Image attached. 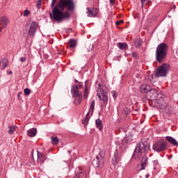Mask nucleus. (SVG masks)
I'll list each match as a JSON object with an SVG mask.
<instances>
[{
	"instance_id": "obj_4",
	"label": "nucleus",
	"mask_w": 178,
	"mask_h": 178,
	"mask_svg": "<svg viewBox=\"0 0 178 178\" xmlns=\"http://www.w3.org/2000/svg\"><path fill=\"white\" fill-rule=\"evenodd\" d=\"M168 48L169 47L165 42L159 44L156 49V60L159 63H162L166 56H168Z\"/></svg>"
},
{
	"instance_id": "obj_19",
	"label": "nucleus",
	"mask_w": 178,
	"mask_h": 178,
	"mask_svg": "<svg viewBox=\"0 0 178 178\" xmlns=\"http://www.w3.org/2000/svg\"><path fill=\"white\" fill-rule=\"evenodd\" d=\"M165 140L170 143V144H172V145H174L175 147H178V143L177 140H176V139H175L172 136H166L165 137Z\"/></svg>"
},
{
	"instance_id": "obj_5",
	"label": "nucleus",
	"mask_w": 178,
	"mask_h": 178,
	"mask_svg": "<svg viewBox=\"0 0 178 178\" xmlns=\"http://www.w3.org/2000/svg\"><path fill=\"white\" fill-rule=\"evenodd\" d=\"M170 69V65L167 63H163L162 65L156 68L155 72L156 77H166L169 70Z\"/></svg>"
},
{
	"instance_id": "obj_22",
	"label": "nucleus",
	"mask_w": 178,
	"mask_h": 178,
	"mask_svg": "<svg viewBox=\"0 0 178 178\" xmlns=\"http://www.w3.org/2000/svg\"><path fill=\"white\" fill-rule=\"evenodd\" d=\"M95 124L98 130H99L100 131L104 130V126L102 125V121L101 120V119L96 120Z\"/></svg>"
},
{
	"instance_id": "obj_1",
	"label": "nucleus",
	"mask_w": 178,
	"mask_h": 178,
	"mask_svg": "<svg viewBox=\"0 0 178 178\" xmlns=\"http://www.w3.org/2000/svg\"><path fill=\"white\" fill-rule=\"evenodd\" d=\"M56 3V0H52L51 8V13H49L51 19L56 22H63L65 19H70L69 12H74L76 3L74 0H59Z\"/></svg>"
},
{
	"instance_id": "obj_43",
	"label": "nucleus",
	"mask_w": 178,
	"mask_h": 178,
	"mask_svg": "<svg viewBox=\"0 0 178 178\" xmlns=\"http://www.w3.org/2000/svg\"><path fill=\"white\" fill-rule=\"evenodd\" d=\"M154 169L155 170V169H156V168L154 167Z\"/></svg>"
},
{
	"instance_id": "obj_7",
	"label": "nucleus",
	"mask_w": 178,
	"mask_h": 178,
	"mask_svg": "<svg viewBox=\"0 0 178 178\" xmlns=\"http://www.w3.org/2000/svg\"><path fill=\"white\" fill-rule=\"evenodd\" d=\"M153 149L156 152H162L168 149V142L165 140H159L153 145Z\"/></svg>"
},
{
	"instance_id": "obj_32",
	"label": "nucleus",
	"mask_w": 178,
	"mask_h": 178,
	"mask_svg": "<svg viewBox=\"0 0 178 178\" xmlns=\"http://www.w3.org/2000/svg\"><path fill=\"white\" fill-rule=\"evenodd\" d=\"M123 23H124V21H123L122 19L118 21L115 22L116 26H120V24H123Z\"/></svg>"
},
{
	"instance_id": "obj_9",
	"label": "nucleus",
	"mask_w": 178,
	"mask_h": 178,
	"mask_svg": "<svg viewBox=\"0 0 178 178\" xmlns=\"http://www.w3.org/2000/svg\"><path fill=\"white\" fill-rule=\"evenodd\" d=\"M99 88L97 89V95L100 99V101H103L104 104L108 101V96L105 95V91H104V89H102L101 84L98 85Z\"/></svg>"
},
{
	"instance_id": "obj_31",
	"label": "nucleus",
	"mask_w": 178,
	"mask_h": 178,
	"mask_svg": "<svg viewBox=\"0 0 178 178\" xmlns=\"http://www.w3.org/2000/svg\"><path fill=\"white\" fill-rule=\"evenodd\" d=\"M36 8L37 9L41 8V0H38L36 3Z\"/></svg>"
},
{
	"instance_id": "obj_11",
	"label": "nucleus",
	"mask_w": 178,
	"mask_h": 178,
	"mask_svg": "<svg viewBox=\"0 0 178 178\" xmlns=\"http://www.w3.org/2000/svg\"><path fill=\"white\" fill-rule=\"evenodd\" d=\"M37 29H38V24L37 22H33L31 24L29 30V35H34L35 34V31H37Z\"/></svg>"
},
{
	"instance_id": "obj_35",
	"label": "nucleus",
	"mask_w": 178,
	"mask_h": 178,
	"mask_svg": "<svg viewBox=\"0 0 178 178\" xmlns=\"http://www.w3.org/2000/svg\"><path fill=\"white\" fill-rule=\"evenodd\" d=\"M140 1L142 2L143 5V3H145L146 5L149 3V0H140Z\"/></svg>"
},
{
	"instance_id": "obj_21",
	"label": "nucleus",
	"mask_w": 178,
	"mask_h": 178,
	"mask_svg": "<svg viewBox=\"0 0 178 178\" xmlns=\"http://www.w3.org/2000/svg\"><path fill=\"white\" fill-rule=\"evenodd\" d=\"M36 135H37L36 128H32L27 131V136H29V137H35Z\"/></svg>"
},
{
	"instance_id": "obj_6",
	"label": "nucleus",
	"mask_w": 178,
	"mask_h": 178,
	"mask_svg": "<svg viewBox=\"0 0 178 178\" xmlns=\"http://www.w3.org/2000/svg\"><path fill=\"white\" fill-rule=\"evenodd\" d=\"M105 152H100L96 158L92 161V165L94 168H103L104 165H105Z\"/></svg>"
},
{
	"instance_id": "obj_29",
	"label": "nucleus",
	"mask_w": 178,
	"mask_h": 178,
	"mask_svg": "<svg viewBox=\"0 0 178 178\" xmlns=\"http://www.w3.org/2000/svg\"><path fill=\"white\" fill-rule=\"evenodd\" d=\"M127 43L118 42V48L120 49L124 50L126 48H127Z\"/></svg>"
},
{
	"instance_id": "obj_41",
	"label": "nucleus",
	"mask_w": 178,
	"mask_h": 178,
	"mask_svg": "<svg viewBox=\"0 0 178 178\" xmlns=\"http://www.w3.org/2000/svg\"><path fill=\"white\" fill-rule=\"evenodd\" d=\"M145 177H146V178H149V174H147V175H145Z\"/></svg>"
},
{
	"instance_id": "obj_44",
	"label": "nucleus",
	"mask_w": 178,
	"mask_h": 178,
	"mask_svg": "<svg viewBox=\"0 0 178 178\" xmlns=\"http://www.w3.org/2000/svg\"><path fill=\"white\" fill-rule=\"evenodd\" d=\"M47 1H49V0H46Z\"/></svg>"
},
{
	"instance_id": "obj_42",
	"label": "nucleus",
	"mask_w": 178,
	"mask_h": 178,
	"mask_svg": "<svg viewBox=\"0 0 178 178\" xmlns=\"http://www.w3.org/2000/svg\"><path fill=\"white\" fill-rule=\"evenodd\" d=\"M10 74H12V72L11 71H10Z\"/></svg>"
},
{
	"instance_id": "obj_25",
	"label": "nucleus",
	"mask_w": 178,
	"mask_h": 178,
	"mask_svg": "<svg viewBox=\"0 0 178 178\" xmlns=\"http://www.w3.org/2000/svg\"><path fill=\"white\" fill-rule=\"evenodd\" d=\"M163 109H165V111L168 113H170V112H172L173 111V107H172V106H170V104H165L164 106V107L163 108Z\"/></svg>"
},
{
	"instance_id": "obj_40",
	"label": "nucleus",
	"mask_w": 178,
	"mask_h": 178,
	"mask_svg": "<svg viewBox=\"0 0 178 178\" xmlns=\"http://www.w3.org/2000/svg\"><path fill=\"white\" fill-rule=\"evenodd\" d=\"M116 0H109L111 5H114Z\"/></svg>"
},
{
	"instance_id": "obj_10",
	"label": "nucleus",
	"mask_w": 178,
	"mask_h": 178,
	"mask_svg": "<svg viewBox=\"0 0 178 178\" xmlns=\"http://www.w3.org/2000/svg\"><path fill=\"white\" fill-rule=\"evenodd\" d=\"M132 141H133V135H131V134H128L123 138L122 141V147H124V148H126V147H127V145H129V144H130V143H131Z\"/></svg>"
},
{
	"instance_id": "obj_33",
	"label": "nucleus",
	"mask_w": 178,
	"mask_h": 178,
	"mask_svg": "<svg viewBox=\"0 0 178 178\" xmlns=\"http://www.w3.org/2000/svg\"><path fill=\"white\" fill-rule=\"evenodd\" d=\"M29 15H30V11H29V10H25L24 11V16L27 17Z\"/></svg>"
},
{
	"instance_id": "obj_30",
	"label": "nucleus",
	"mask_w": 178,
	"mask_h": 178,
	"mask_svg": "<svg viewBox=\"0 0 178 178\" xmlns=\"http://www.w3.org/2000/svg\"><path fill=\"white\" fill-rule=\"evenodd\" d=\"M31 93V90H30L29 88H26L24 90V95H30Z\"/></svg>"
},
{
	"instance_id": "obj_14",
	"label": "nucleus",
	"mask_w": 178,
	"mask_h": 178,
	"mask_svg": "<svg viewBox=\"0 0 178 178\" xmlns=\"http://www.w3.org/2000/svg\"><path fill=\"white\" fill-rule=\"evenodd\" d=\"M158 92H159V90L156 88H151L149 90L147 93V96L152 99H155L156 98V95H158Z\"/></svg>"
},
{
	"instance_id": "obj_37",
	"label": "nucleus",
	"mask_w": 178,
	"mask_h": 178,
	"mask_svg": "<svg viewBox=\"0 0 178 178\" xmlns=\"http://www.w3.org/2000/svg\"><path fill=\"white\" fill-rule=\"evenodd\" d=\"M27 60V58L26 57H21L20 58V62L23 63V62H26Z\"/></svg>"
},
{
	"instance_id": "obj_18",
	"label": "nucleus",
	"mask_w": 178,
	"mask_h": 178,
	"mask_svg": "<svg viewBox=\"0 0 178 178\" xmlns=\"http://www.w3.org/2000/svg\"><path fill=\"white\" fill-rule=\"evenodd\" d=\"M149 90H151V86L147 84H143L140 88V91L142 94H148Z\"/></svg>"
},
{
	"instance_id": "obj_34",
	"label": "nucleus",
	"mask_w": 178,
	"mask_h": 178,
	"mask_svg": "<svg viewBox=\"0 0 178 178\" xmlns=\"http://www.w3.org/2000/svg\"><path fill=\"white\" fill-rule=\"evenodd\" d=\"M22 94H23V92H19L17 95V99L20 100L22 99Z\"/></svg>"
},
{
	"instance_id": "obj_27",
	"label": "nucleus",
	"mask_w": 178,
	"mask_h": 178,
	"mask_svg": "<svg viewBox=\"0 0 178 178\" xmlns=\"http://www.w3.org/2000/svg\"><path fill=\"white\" fill-rule=\"evenodd\" d=\"M51 143L53 145H58L59 144V139L58 137H52Z\"/></svg>"
},
{
	"instance_id": "obj_2",
	"label": "nucleus",
	"mask_w": 178,
	"mask_h": 178,
	"mask_svg": "<svg viewBox=\"0 0 178 178\" xmlns=\"http://www.w3.org/2000/svg\"><path fill=\"white\" fill-rule=\"evenodd\" d=\"M74 82L77 83V84L72 86L71 93L73 98H74V104L75 105H80L83 101V92L81 90H83V91L84 99H87V98H88V95H90V89L91 88V86L90 85L89 80H86L84 84L83 82L77 81V79H74Z\"/></svg>"
},
{
	"instance_id": "obj_28",
	"label": "nucleus",
	"mask_w": 178,
	"mask_h": 178,
	"mask_svg": "<svg viewBox=\"0 0 178 178\" xmlns=\"http://www.w3.org/2000/svg\"><path fill=\"white\" fill-rule=\"evenodd\" d=\"M134 42L136 47H141V40L140 38L134 39Z\"/></svg>"
},
{
	"instance_id": "obj_38",
	"label": "nucleus",
	"mask_w": 178,
	"mask_h": 178,
	"mask_svg": "<svg viewBox=\"0 0 178 178\" xmlns=\"http://www.w3.org/2000/svg\"><path fill=\"white\" fill-rule=\"evenodd\" d=\"M131 55L135 59L137 58V52H133L131 53Z\"/></svg>"
},
{
	"instance_id": "obj_24",
	"label": "nucleus",
	"mask_w": 178,
	"mask_h": 178,
	"mask_svg": "<svg viewBox=\"0 0 178 178\" xmlns=\"http://www.w3.org/2000/svg\"><path fill=\"white\" fill-rule=\"evenodd\" d=\"M8 134H13L15 131H16V129H17V127L16 125H10L8 127Z\"/></svg>"
},
{
	"instance_id": "obj_13",
	"label": "nucleus",
	"mask_w": 178,
	"mask_h": 178,
	"mask_svg": "<svg viewBox=\"0 0 178 178\" xmlns=\"http://www.w3.org/2000/svg\"><path fill=\"white\" fill-rule=\"evenodd\" d=\"M9 20L6 17H0V33L2 31V29H5L8 26Z\"/></svg>"
},
{
	"instance_id": "obj_8",
	"label": "nucleus",
	"mask_w": 178,
	"mask_h": 178,
	"mask_svg": "<svg viewBox=\"0 0 178 178\" xmlns=\"http://www.w3.org/2000/svg\"><path fill=\"white\" fill-rule=\"evenodd\" d=\"M95 106V100H92L90 103L89 112L86 114V117L82 120V124H84V126H87V124H88V122H90V114L92 115V113H94Z\"/></svg>"
},
{
	"instance_id": "obj_26",
	"label": "nucleus",
	"mask_w": 178,
	"mask_h": 178,
	"mask_svg": "<svg viewBox=\"0 0 178 178\" xmlns=\"http://www.w3.org/2000/svg\"><path fill=\"white\" fill-rule=\"evenodd\" d=\"M154 99H156L157 101L163 100V95H162V93H161V90H159V92H157V95Z\"/></svg>"
},
{
	"instance_id": "obj_15",
	"label": "nucleus",
	"mask_w": 178,
	"mask_h": 178,
	"mask_svg": "<svg viewBox=\"0 0 178 178\" xmlns=\"http://www.w3.org/2000/svg\"><path fill=\"white\" fill-rule=\"evenodd\" d=\"M148 165V158L147 156H143L140 165H138L139 170H144Z\"/></svg>"
},
{
	"instance_id": "obj_36",
	"label": "nucleus",
	"mask_w": 178,
	"mask_h": 178,
	"mask_svg": "<svg viewBox=\"0 0 178 178\" xmlns=\"http://www.w3.org/2000/svg\"><path fill=\"white\" fill-rule=\"evenodd\" d=\"M153 165H154V166H158V165H159V161H158V160H154L153 161Z\"/></svg>"
},
{
	"instance_id": "obj_17",
	"label": "nucleus",
	"mask_w": 178,
	"mask_h": 178,
	"mask_svg": "<svg viewBox=\"0 0 178 178\" xmlns=\"http://www.w3.org/2000/svg\"><path fill=\"white\" fill-rule=\"evenodd\" d=\"M8 65H9V60L6 58H3L0 60V69L1 70H5L6 67H8Z\"/></svg>"
},
{
	"instance_id": "obj_23",
	"label": "nucleus",
	"mask_w": 178,
	"mask_h": 178,
	"mask_svg": "<svg viewBox=\"0 0 178 178\" xmlns=\"http://www.w3.org/2000/svg\"><path fill=\"white\" fill-rule=\"evenodd\" d=\"M77 45V40L75 39H70L69 40V47L70 48H76Z\"/></svg>"
},
{
	"instance_id": "obj_39",
	"label": "nucleus",
	"mask_w": 178,
	"mask_h": 178,
	"mask_svg": "<svg viewBox=\"0 0 178 178\" xmlns=\"http://www.w3.org/2000/svg\"><path fill=\"white\" fill-rule=\"evenodd\" d=\"M113 98H118V94L116 92H112Z\"/></svg>"
},
{
	"instance_id": "obj_12",
	"label": "nucleus",
	"mask_w": 178,
	"mask_h": 178,
	"mask_svg": "<svg viewBox=\"0 0 178 178\" xmlns=\"http://www.w3.org/2000/svg\"><path fill=\"white\" fill-rule=\"evenodd\" d=\"M87 9V15L88 17H95L98 13V9L95 8H88Z\"/></svg>"
},
{
	"instance_id": "obj_3",
	"label": "nucleus",
	"mask_w": 178,
	"mask_h": 178,
	"mask_svg": "<svg viewBox=\"0 0 178 178\" xmlns=\"http://www.w3.org/2000/svg\"><path fill=\"white\" fill-rule=\"evenodd\" d=\"M148 151H149V145H148V142L142 140L136 145L132 156L134 159L138 161V159L143 157V154L147 153Z\"/></svg>"
},
{
	"instance_id": "obj_20",
	"label": "nucleus",
	"mask_w": 178,
	"mask_h": 178,
	"mask_svg": "<svg viewBox=\"0 0 178 178\" xmlns=\"http://www.w3.org/2000/svg\"><path fill=\"white\" fill-rule=\"evenodd\" d=\"M120 162V157L119 156V154L118 153L114 154L113 157L112 159V163L115 166L118 165Z\"/></svg>"
},
{
	"instance_id": "obj_16",
	"label": "nucleus",
	"mask_w": 178,
	"mask_h": 178,
	"mask_svg": "<svg viewBox=\"0 0 178 178\" xmlns=\"http://www.w3.org/2000/svg\"><path fill=\"white\" fill-rule=\"evenodd\" d=\"M37 155H38V163H40V165H42V163H44V162L47 161V156L39 151H37Z\"/></svg>"
}]
</instances>
